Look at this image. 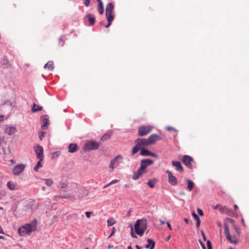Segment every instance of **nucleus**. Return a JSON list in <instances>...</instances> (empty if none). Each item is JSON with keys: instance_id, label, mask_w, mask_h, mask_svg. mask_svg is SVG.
I'll return each mask as SVG.
<instances>
[{"instance_id": "1", "label": "nucleus", "mask_w": 249, "mask_h": 249, "mask_svg": "<svg viewBox=\"0 0 249 249\" xmlns=\"http://www.w3.org/2000/svg\"><path fill=\"white\" fill-rule=\"evenodd\" d=\"M36 225L37 221L35 219L31 223L20 227L18 229V232L21 236L24 235L26 233L29 234L32 231H36Z\"/></svg>"}, {"instance_id": "2", "label": "nucleus", "mask_w": 249, "mask_h": 249, "mask_svg": "<svg viewBox=\"0 0 249 249\" xmlns=\"http://www.w3.org/2000/svg\"><path fill=\"white\" fill-rule=\"evenodd\" d=\"M147 228V220L144 218L137 220L134 225L135 231L140 236L143 234Z\"/></svg>"}, {"instance_id": "3", "label": "nucleus", "mask_w": 249, "mask_h": 249, "mask_svg": "<svg viewBox=\"0 0 249 249\" xmlns=\"http://www.w3.org/2000/svg\"><path fill=\"white\" fill-rule=\"evenodd\" d=\"M135 146L133 147L132 150L131 155L133 156L137 153L139 151L149 145L147 140L144 138H138L135 141Z\"/></svg>"}, {"instance_id": "4", "label": "nucleus", "mask_w": 249, "mask_h": 249, "mask_svg": "<svg viewBox=\"0 0 249 249\" xmlns=\"http://www.w3.org/2000/svg\"><path fill=\"white\" fill-rule=\"evenodd\" d=\"M114 11V5L112 3H107L106 7V16L108 21V23L105 25L106 28L109 27L114 18L113 12Z\"/></svg>"}, {"instance_id": "5", "label": "nucleus", "mask_w": 249, "mask_h": 249, "mask_svg": "<svg viewBox=\"0 0 249 249\" xmlns=\"http://www.w3.org/2000/svg\"><path fill=\"white\" fill-rule=\"evenodd\" d=\"M224 232L226 238L228 241L231 244H237L238 243V237L237 234H231L230 232L229 228L226 223L224 224Z\"/></svg>"}, {"instance_id": "6", "label": "nucleus", "mask_w": 249, "mask_h": 249, "mask_svg": "<svg viewBox=\"0 0 249 249\" xmlns=\"http://www.w3.org/2000/svg\"><path fill=\"white\" fill-rule=\"evenodd\" d=\"M100 146V143L94 141H88L84 144L83 150L84 151H89L93 150H97Z\"/></svg>"}, {"instance_id": "7", "label": "nucleus", "mask_w": 249, "mask_h": 249, "mask_svg": "<svg viewBox=\"0 0 249 249\" xmlns=\"http://www.w3.org/2000/svg\"><path fill=\"white\" fill-rule=\"evenodd\" d=\"M153 129V126L151 125H142L138 128V135L144 136L149 134Z\"/></svg>"}, {"instance_id": "8", "label": "nucleus", "mask_w": 249, "mask_h": 249, "mask_svg": "<svg viewBox=\"0 0 249 249\" xmlns=\"http://www.w3.org/2000/svg\"><path fill=\"white\" fill-rule=\"evenodd\" d=\"M123 159V157L121 155H119L117 156L111 161L109 165V168L111 169L110 172H112L114 169L119 165L120 161H121Z\"/></svg>"}, {"instance_id": "9", "label": "nucleus", "mask_w": 249, "mask_h": 249, "mask_svg": "<svg viewBox=\"0 0 249 249\" xmlns=\"http://www.w3.org/2000/svg\"><path fill=\"white\" fill-rule=\"evenodd\" d=\"M36 155V158L40 160H42L44 158L43 148L39 145H35L34 147Z\"/></svg>"}, {"instance_id": "10", "label": "nucleus", "mask_w": 249, "mask_h": 249, "mask_svg": "<svg viewBox=\"0 0 249 249\" xmlns=\"http://www.w3.org/2000/svg\"><path fill=\"white\" fill-rule=\"evenodd\" d=\"M37 209V204L35 201L32 200L29 202L28 204L25 206L24 210L28 213H32Z\"/></svg>"}, {"instance_id": "11", "label": "nucleus", "mask_w": 249, "mask_h": 249, "mask_svg": "<svg viewBox=\"0 0 249 249\" xmlns=\"http://www.w3.org/2000/svg\"><path fill=\"white\" fill-rule=\"evenodd\" d=\"M193 160V159L192 158L188 155H185L183 156L182 158V162L183 163L190 169L192 168V162Z\"/></svg>"}, {"instance_id": "12", "label": "nucleus", "mask_w": 249, "mask_h": 249, "mask_svg": "<svg viewBox=\"0 0 249 249\" xmlns=\"http://www.w3.org/2000/svg\"><path fill=\"white\" fill-rule=\"evenodd\" d=\"M166 173L168 175L169 183L173 186H176L178 184L177 178L173 175L171 171L167 170Z\"/></svg>"}, {"instance_id": "13", "label": "nucleus", "mask_w": 249, "mask_h": 249, "mask_svg": "<svg viewBox=\"0 0 249 249\" xmlns=\"http://www.w3.org/2000/svg\"><path fill=\"white\" fill-rule=\"evenodd\" d=\"M17 131V128L14 126L6 125L4 128L5 133L9 136L14 134Z\"/></svg>"}, {"instance_id": "14", "label": "nucleus", "mask_w": 249, "mask_h": 249, "mask_svg": "<svg viewBox=\"0 0 249 249\" xmlns=\"http://www.w3.org/2000/svg\"><path fill=\"white\" fill-rule=\"evenodd\" d=\"M25 165L21 164L15 166L13 169V172L14 175H20L24 170Z\"/></svg>"}, {"instance_id": "15", "label": "nucleus", "mask_w": 249, "mask_h": 249, "mask_svg": "<svg viewBox=\"0 0 249 249\" xmlns=\"http://www.w3.org/2000/svg\"><path fill=\"white\" fill-rule=\"evenodd\" d=\"M162 138L157 134H152L150 135L147 139L149 145L154 144L156 142Z\"/></svg>"}, {"instance_id": "16", "label": "nucleus", "mask_w": 249, "mask_h": 249, "mask_svg": "<svg viewBox=\"0 0 249 249\" xmlns=\"http://www.w3.org/2000/svg\"><path fill=\"white\" fill-rule=\"evenodd\" d=\"M140 155L142 156H151L153 157H156L157 158L158 156L155 154L154 153H152L147 149H146L145 148H142V149L140 150Z\"/></svg>"}, {"instance_id": "17", "label": "nucleus", "mask_w": 249, "mask_h": 249, "mask_svg": "<svg viewBox=\"0 0 249 249\" xmlns=\"http://www.w3.org/2000/svg\"><path fill=\"white\" fill-rule=\"evenodd\" d=\"M227 222L231 223L233 224V228L234 230L236 231V234H237V236H240L241 233L240 229L236 225L234 224V221L233 219L230 218H228L226 219Z\"/></svg>"}, {"instance_id": "18", "label": "nucleus", "mask_w": 249, "mask_h": 249, "mask_svg": "<svg viewBox=\"0 0 249 249\" xmlns=\"http://www.w3.org/2000/svg\"><path fill=\"white\" fill-rule=\"evenodd\" d=\"M172 165L176 167L177 171L180 172L183 171V168L179 161L173 160L172 162Z\"/></svg>"}, {"instance_id": "19", "label": "nucleus", "mask_w": 249, "mask_h": 249, "mask_svg": "<svg viewBox=\"0 0 249 249\" xmlns=\"http://www.w3.org/2000/svg\"><path fill=\"white\" fill-rule=\"evenodd\" d=\"M68 151L70 153H74L78 150L77 144L76 143H70L68 147Z\"/></svg>"}, {"instance_id": "20", "label": "nucleus", "mask_w": 249, "mask_h": 249, "mask_svg": "<svg viewBox=\"0 0 249 249\" xmlns=\"http://www.w3.org/2000/svg\"><path fill=\"white\" fill-rule=\"evenodd\" d=\"M42 124L41 125V127L42 128H45L46 126H47L50 123L49 120V117L48 115H44L41 117Z\"/></svg>"}, {"instance_id": "21", "label": "nucleus", "mask_w": 249, "mask_h": 249, "mask_svg": "<svg viewBox=\"0 0 249 249\" xmlns=\"http://www.w3.org/2000/svg\"><path fill=\"white\" fill-rule=\"evenodd\" d=\"M153 162V161L150 159H144L141 161V165H143L146 168L147 166L152 164Z\"/></svg>"}, {"instance_id": "22", "label": "nucleus", "mask_w": 249, "mask_h": 249, "mask_svg": "<svg viewBox=\"0 0 249 249\" xmlns=\"http://www.w3.org/2000/svg\"><path fill=\"white\" fill-rule=\"evenodd\" d=\"M147 241L148 244L145 246V248L148 249H153L155 245V241L149 238L147 239Z\"/></svg>"}, {"instance_id": "23", "label": "nucleus", "mask_w": 249, "mask_h": 249, "mask_svg": "<svg viewBox=\"0 0 249 249\" xmlns=\"http://www.w3.org/2000/svg\"><path fill=\"white\" fill-rule=\"evenodd\" d=\"M85 18H87L91 26L93 25L95 23V18L93 16L90 14H89L85 16Z\"/></svg>"}, {"instance_id": "24", "label": "nucleus", "mask_w": 249, "mask_h": 249, "mask_svg": "<svg viewBox=\"0 0 249 249\" xmlns=\"http://www.w3.org/2000/svg\"><path fill=\"white\" fill-rule=\"evenodd\" d=\"M44 68L49 71H53L54 69L53 62L52 61L48 62V63L44 65Z\"/></svg>"}, {"instance_id": "25", "label": "nucleus", "mask_w": 249, "mask_h": 249, "mask_svg": "<svg viewBox=\"0 0 249 249\" xmlns=\"http://www.w3.org/2000/svg\"><path fill=\"white\" fill-rule=\"evenodd\" d=\"M98 2V10L99 13L102 15L104 11L103 4L101 0H96Z\"/></svg>"}, {"instance_id": "26", "label": "nucleus", "mask_w": 249, "mask_h": 249, "mask_svg": "<svg viewBox=\"0 0 249 249\" xmlns=\"http://www.w3.org/2000/svg\"><path fill=\"white\" fill-rule=\"evenodd\" d=\"M42 109V107L39 106L36 104L35 103H34L33 104L32 108V111L33 112H37L38 111H40Z\"/></svg>"}, {"instance_id": "27", "label": "nucleus", "mask_w": 249, "mask_h": 249, "mask_svg": "<svg viewBox=\"0 0 249 249\" xmlns=\"http://www.w3.org/2000/svg\"><path fill=\"white\" fill-rule=\"evenodd\" d=\"M146 172V168H144L143 165H141V167L139 168L137 173L141 176L142 175H143L144 173H145Z\"/></svg>"}, {"instance_id": "28", "label": "nucleus", "mask_w": 249, "mask_h": 249, "mask_svg": "<svg viewBox=\"0 0 249 249\" xmlns=\"http://www.w3.org/2000/svg\"><path fill=\"white\" fill-rule=\"evenodd\" d=\"M187 182L188 183L187 189L191 191L193 188L195 184L191 180L188 179L187 180Z\"/></svg>"}, {"instance_id": "29", "label": "nucleus", "mask_w": 249, "mask_h": 249, "mask_svg": "<svg viewBox=\"0 0 249 249\" xmlns=\"http://www.w3.org/2000/svg\"><path fill=\"white\" fill-rule=\"evenodd\" d=\"M43 180L45 181V184L49 187L52 186L53 184V181L52 179L44 178Z\"/></svg>"}, {"instance_id": "30", "label": "nucleus", "mask_w": 249, "mask_h": 249, "mask_svg": "<svg viewBox=\"0 0 249 249\" xmlns=\"http://www.w3.org/2000/svg\"><path fill=\"white\" fill-rule=\"evenodd\" d=\"M7 186L10 190H14L16 189V186L10 181L7 183Z\"/></svg>"}, {"instance_id": "31", "label": "nucleus", "mask_w": 249, "mask_h": 249, "mask_svg": "<svg viewBox=\"0 0 249 249\" xmlns=\"http://www.w3.org/2000/svg\"><path fill=\"white\" fill-rule=\"evenodd\" d=\"M107 226H111L116 223V221L114 220V219L112 217L109 218L107 219Z\"/></svg>"}, {"instance_id": "32", "label": "nucleus", "mask_w": 249, "mask_h": 249, "mask_svg": "<svg viewBox=\"0 0 249 249\" xmlns=\"http://www.w3.org/2000/svg\"><path fill=\"white\" fill-rule=\"evenodd\" d=\"M41 161L42 160H39V161L37 162V164L35 166V167H34V170L35 171H38V169L41 167L42 166V164L41 163Z\"/></svg>"}, {"instance_id": "33", "label": "nucleus", "mask_w": 249, "mask_h": 249, "mask_svg": "<svg viewBox=\"0 0 249 249\" xmlns=\"http://www.w3.org/2000/svg\"><path fill=\"white\" fill-rule=\"evenodd\" d=\"M110 138V135L108 134H105L101 138V140L102 141L108 140Z\"/></svg>"}, {"instance_id": "34", "label": "nucleus", "mask_w": 249, "mask_h": 249, "mask_svg": "<svg viewBox=\"0 0 249 249\" xmlns=\"http://www.w3.org/2000/svg\"><path fill=\"white\" fill-rule=\"evenodd\" d=\"M155 182L152 180H149L147 182V184L151 188H153L155 186Z\"/></svg>"}, {"instance_id": "35", "label": "nucleus", "mask_w": 249, "mask_h": 249, "mask_svg": "<svg viewBox=\"0 0 249 249\" xmlns=\"http://www.w3.org/2000/svg\"><path fill=\"white\" fill-rule=\"evenodd\" d=\"M118 182H119L118 180L114 179V180H112L111 182H110L109 183H108V184H107V185H106L105 186H104V188H106L112 184L117 183Z\"/></svg>"}, {"instance_id": "36", "label": "nucleus", "mask_w": 249, "mask_h": 249, "mask_svg": "<svg viewBox=\"0 0 249 249\" xmlns=\"http://www.w3.org/2000/svg\"><path fill=\"white\" fill-rule=\"evenodd\" d=\"M46 134L45 132L42 131L39 133V139L42 141L43 137H44L45 134Z\"/></svg>"}, {"instance_id": "37", "label": "nucleus", "mask_w": 249, "mask_h": 249, "mask_svg": "<svg viewBox=\"0 0 249 249\" xmlns=\"http://www.w3.org/2000/svg\"><path fill=\"white\" fill-rule=\"evenodd\" d=\"M140 177H141L139 174L137 173L136 174H134L132 176V179L134 180H137Z\"/></svg>"}, {"instance_id": "38", "label": "nucleus", "mask_w": 249, "mask_h": 249, "mask_svg": "<svg viewBox=\"0 0 249 249\" xmlns=\"http://www.w3.org/2000/svg\"><path fill=\"white\" fill-rule=\"evenodd\" d=\"M207 246L208 247V249H212V246L211 244V242L210 240L207 241Z\"/></svg>"}, {"instance_id": "39", "label": "nucleus", "mask_w": 249, "mask_h": 249, "mask_svg": "<svg viewBox=\"0 0 249 249\" xmlns=\"http://www.w3.org/2000/svg\"><path fill=\"white\" fill-rule=\"evenodd\" d=\"M166 129L168 131H177L176 129L172 126H167Z\"/></svg>"}, {"instance_id": "40", "label": "nucleus", "mask_w": 249, "mask_h": 249, "mask_svg": "<svg viewBox=\"0 0 249 249\" xmlns=\"http://www.w3.org/2000/svg\"><path fill=\"white\" fill-rule=\"evenodd\" d=\"M92 214V213L91 212H86L85 213V215L86 217L88 218H90L91 216V215Z\"/></svg>"}, {"instance_id": "41", "label": "nucleus", "mask_w": 249, "mask_h": 249, "mask_svg": "<svg viewBox=\"0 0 249 249\" xmlns=\"http://www.w3.org/2000/svg\"><path fill=\"white\" fill-rule=\"evenodd\" d=\"M192 215L193 216V217L196 220H197V219H199V217L198 216V215L195 213V212H193L192 213Z\"/></svg>"}, {"instance_id": "42", "label": "nucleus", "mask_w": 249, "mask_h": 249, "mask_svg": "<svg viewBox=\"0 0 249 249\" xmlns=\"http://www.w3.org/2000/svg\"><path fill=\"white\" fill-rule=\"evenodd\" d=\"M197 213L199 215L202 216L203 215V212L200 209L197 208Z\"/></svg>"}, {"instance_id": "43", "label": "nucleus", "mask_w": 249, "mask_h": 249, "mask_svg": "<svg viewBox=\"0 0 249 249\" xmlns=\"http://www.w3.org/2000/svg\"><path fill=\"white\" fill-rule=\"evenodd\" d=\"M90 3V0H85L84 4L86 7H88Z\"/></svg>"}, {"instance_id": "44", "label": "nucleus", "mask_w": 249, "mask_h": 249, "mask_svg": "<svg viewBox=\"0 0 249 249\" xmlns=\"http://www.w3.org/2000/svg\"><path fill=\"white\" fill-rule=\"evenodd\" d=\"M133 227H131V235L132 236V237L133 238H136L137 236H136V235L134 233L133 231Z\"/></svg>"}, {"instance_id": "45", "label": "nucleus", "mask_w": 249, "mask_h": 249, "mask_svg": "<svg viewBox=\"0 0 249 249\" xmlns=\"http://www.w3.org/2000/svg\"><path fill=\"white\" fill-rule=\"evenodd\" d=\"M199 243L201 245V246L202 249H206L205 244L204 243H203L201 241L199 240Z\"/></svg>"}, {"instance_id": "46", "label": "nucleus", "mask_w": 249, "mask_h": 249, "mask_svg": "<svg viewBox=\"0 0 249 249\" xmlns=\"http://www.w3.org/2000/svg\"><path fill=\"white\" fill-rule=\"evenodd\" d=\"M200 219H197V220H196V227L197 228H198L200 226Z\"/></svg>"}, {"instance_id": "47", "label": "nucleus", "mask_w": 249, "mask_h": 249, "mask_svg": "<svg viewBox=\"0 0 249 249\" xmlns=\"http://www.w3.org/2000/svg\"><path fill=\"white\" fill-rule=\"evenodd\" d=\"M201 234H202V236H203V239H204V240H206V236H205V234H204V232L202 231H201Z\"/></svg>"}, {"instance_id": "48", "label": "nucleus", "mask_w": 249, "mask_h": 249, "mask_svg": "<svg viewBox=\"0 0 249 249\" xmlns=\"http://www.w3.org/2000/svg\"><path fill=\"white\" fill-rule=\"evenodd\" d=\"M166 224H167V225L168 227L169 228V229H170V230H172V228H171V225H170V224L169 223V222H167L166 223Z\"/></svg>"}, {"instance_id": "49", "label": "nucleus", "mask_w": 249, "mask_h": 249, "mask_svg": "<svg viewBox=\"0 0 249 249\" xmlns=\"http://www.w3.org/2000/svg\"><path fill=\"white\" fill-rule=\"evenodd\" d=\"M170 238H171L170 235H169V236H168L167 237H166L165 238V240L166 241H168L170 240Z\"/></svg>"}, {"instance_id": "50", "label": "nucleus", "mask_w": 249, "mask_h": 249, "mask_svg": "<svg viewBox=\"0 0 249 249\" xmlns=\"http://www.w3.org/2000/svg\"><path fill=\"white\" fill-rule=\"evenodd\" d=\"M0 233H4V231L2 230V228H1V227L0 226Z\"/></svg>"}, {"instance_id": "51", "label": "nucleus", "mask_w": 249, "mask_h": 249, "mask_svg": "<svg viewBox=\"0 0 249 249\" xmlns=\"http://www.w3.org/2000/svg\"><path fill=\"white\" fill-rule=\"evenodd\" d=\"M241 222H242V224L244 225V226H246L245 220H244V218H242Z\"/></svg>"}, {"instance_id": "52", "label": "nucleus", "mask_w": 249, "mask_h": 249, "mask_svg": "<svg viewBox=\"0 0 249 249\" xmlns=\"http://www.w3.org/2000/svg\"><path fill=\"white\" fill-rule=\"evenodd\" d=\"M3 115H0V122L2 121L3 120Z\"/></svg>"}, {"instance_id": "53", "label": "nucleus", "mask_w": 249, "mask_h": 249, "mask_svg": "<svg viewBox=\"0 0 249 249\" xmlns=\"http://www.w3.org/2000/svg\"><path fill=\"white\" fill-rule=\"evenodd\" d=\"M184 221L185 222V223H186V224H189V220H188V219H187V218H184Z\"/></svg>"}, {"instance_id": "54", "label": "nucleus", "mask_w": 249, "mask_h": 249, "mask_svg": "<svg viewBox=\"0 0 249 249\" xmlns=\"http://www.w3.org/2000/svg\"><path fill=\"white\" fill-rule=\"evenodd\" d=\"M54 197H55V198H62V196H55Z\"/></svg>"}, {"instance_id": "55", "label": "nucleus", "mask_w": 249, "mask_h": 249, "mask_svg": "<svg viewBox=\"0 0 249 249\" xmlns=\"http://www.w3.org/2000/svg\"><path fill=\"white\" fill-rule=\"evenodd\" d=\"M234 207L235 210H236V211L238 209V207L237 205H234Z\"/></svg>"}, {"instance_id": "56", "label": "nucleus", "mask_w": 249, "mask_h": 249, "mask_svg": "<svg viewBox=\"0 0 249 249\" xmlns=\"http://www.w3.org/2000/svg\"><path fill=\"white\" fill-rule=\"evenodd\" d=\"M62 198H69V196H62Z\"/></svg>"}, {"instance_id": "57", "label": "nucleus", "mask_w": 249, "mask_h": 249, "mask_svg": "<svg viewBox=\"0 0 249 249\" xmlns=\"http://www.w3.org/2000/svg\"><path fill=\"white\" fill-rule=\"evenodd\" d=\"M61 187L64 188L65 186V184L64 183H61Z\"/></svg>"}, {"instance_id": "58", "label": "nucleus", "mask_w": 249, "mask_h": 249, "mask_svg": "<svg viewBox=\"0 0 249 249\" xmlns=\"http://www.w3.org/2000/svg\"><path fill=\"white\" fill-rule=\"evenodd\" d=\"M114 233V230L111 232V233L109 235V236H108V237H110L111 236H112V235Z\"/></svg>"}, {"instance_id": "59", "label": "nucleus", "mask_w": 249, "mask_h": 249, "mask_svg": "<svg viewBox=\"0 0 249 249\" xmlns=\"http://www.w3.org/2000/svg\"><path fill=\"white\" fill-rule=\"evenodd\" d=\"M136 248L137 249H142L141 248L137 245H136Z\"/></svg>"}, {"instance_id": "60", "label": "nucleus", "mask_w": 249, "mask_h": 249, "mask_svg": "<svg viewBox=\"0 0 249 249\" xmlns=\"http://www.w3.org/2000/svg\"><path fill=\"white\" fill-rule=\"evenodd\" d=\"M113 248V246H112V245H109L108 246V249H111V248Z\"/></svg>"}, {"instance_id": "61", "label": "nucleus", "mask_w": 249, "mask_h": 249, "mask_svg": "<svg viewBox=\"0 0 249 249\" xmlns=\"http://www.w3.org/2000/svg\"><path fill=\"white\" fill-rule=\"evenodd\" d=\"M217 225L219 227H221V224L220 222H217Z\"/></svg>"}, {"instance_id": "62", "label": "nucleus", "mask_w": 249, "mask_h": 249, "mask_svg": "<svg viewBox=\"0 0 249 249\" xmlns=\"http://www.w3.org/2000/svg\"><path fill=\"white\" fill-rule=\"evenodd\" d=\"M164 223H165V222L163 221H160V225H162L164 224Z\"/></svg>"}, {"instance_id": "63", "label": "nucleus", "mask_w": 249, "mask_h": 249, "mask_svg": "<svg viewBox=\"0 0 249 249\" xmlns=\"http://www.w3.org/2000/svg\"><path fill=\"white\" fill-rule=\"evenodd\" d=\"M127 249H133L131 246H129L127 248Z\"/></svg>"}, {"instance_id": "64", "label": "nucleus", "mask_w": 249, "mask_h": 249, "mask_svg": "<svg viewBox=\"0 0 249 249\" xmlns=\"http://www.w3.org/2000/svg\"><path fill=\"white\" fill-rule=\"evenodd\" d=\"M4 237L2 235H0V239H3Z\"/></svg>"}]
</instances>
